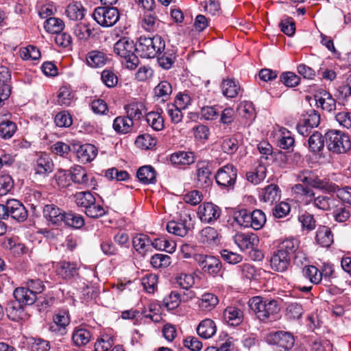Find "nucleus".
I'll return each instance as SVG.
<instances>
[{"label":"nucleus","instance_id":"f257e3e1","mask_svg":"<svg viewBox=\"0 0 351 351\" xmlns=\"http://www.w3.org/2000/svg\"><path fill=\"white\" fill-rule=\"evenodd\" d=\"M249 306L256 318L263 323L274 322L279 317L280 307L277 300L256 296L250 300Z\"/></svg>","mask_w":351,"mask_h":351},{"label":"nucleus","instance_id":"f03ea898","mask_svg":"<svg viewBox=\"0 0 351 351\" xmlns=\"http://www.w3.org/2000/svg\"><path fill=\"white\" fill-rule=\"evenodd\" d=\"M165 40L160 35L141 36L137 40V53L143 58H154L165 50Z\"/></svg>","mask_w":351,"mask_h":351},{"label":"nucleus","instance_id":"7ed1b4c3","mask_svg":"<svg viewBox=\"0 0 351 351\" xmlns=\"http://www.w3.org/2000/svg\"><path fill=\"white\" fill-rule=\"evenodd\" d=\"M137 42L136 43L129 38H120L114 45V51L121 58L125 59L128 69L133 70L136 68L139 60L135 52L137 53Z\"/></svg>","mask_w":351,"mask_h":351},{"label":"nucleus","instance_id":"20e7f679","mask_svg":"<svg viewBox=\"0 0 351 351\" xmlns=\"http://www.w3.org/2000/svg\"><path fill=\"white\" fill-rule=\"evenodd\" d=\"M326 146L333 154H344L351 149L350 136L337 130H330L324 135Z\"/></svg>","mask_w":351,"mask_h":351},{"label":"nucleus","instance_id":"39448f33","mask_svg":"<svg viewBox=\"0 0 351 351\" xmlns=\"http://www.w3.org/2000/svg\"><path fill=\"white\" fill-rule=\"evenodd\" d=\"M298 180L313 188L325 191L329 193H334L339 191V187L336 184L326 180H322L313 172L306 170L298 175Z\"/></svg>","mask_w":351,"mask_h":351},{"label":"nucleus","instance_id":"423d86ee","mask_svg":"<svg viewBox=\"0 0 351 351\" xmlns=\"http://www.w3.org/2000/svg\"><path fill=\"white\" fill-rule=\"evenodd\" d=\"M215 178L221 189L233 190L237 178V169L232 164L226 165L217 170Z\"/></svg>","mask_w":351,"mask_h":351},{"label":"nucleus","instance_id":"0eeeda50","mask_svg":"<svg viewBox=\"0 0 351 351\" xmlns=\"http://www.w3.org/2000/svg\"><path fill=\"white\" fill-rule=\"evenodd\" d=\"M320 123V114L315 109L305 110L300 117L297 124V130L302 136H308L312 129L317 128Z\"/></svg>","mask_w":351,"mask_h":351},{"label":"nucleus","instance_id":"6e6552de","mask_svg":"<svg viewBox=\"0 0 351 351\" xmlns=\"http://www.w3.org/2000/svg\"><path fill=\"white\" fill-rule=\"evenodd\" d=\"M94 20L102 27H112L119 19L120 13L115 7H97L93 13Z\"/></svg>","mask_w":351,"mask_h":351},{"label":"nucleus","instance_id":"1a4fd4ad","mask_svg":"<svg viewBox=\"0 0 351 351\" xmlns=\"http://www.w3.org/2000/svg\"><path fill=\"white\" fill-rule=\"evenodd\" d=\"M267 341L276 346L279 351H289L294 346L295 338L290 332L278 330L269 332L267 336Z\"/></svg>","mask_w":351,"mask_h":351},{"label":"nucleus","instance_id":"9d476101","mask_svg":"<svg viewBox=\"0 0 351 351\" xmlns=\"http://www.w3.org/2000/svg\"><path fill=\"white\" fill-rule=\"evenodd\" d=\"M71 179L80 189H94L96 180L91 173H88L81 166H76L70 169Z\"/></svg>","mask_w":351,"mask_h":351},{"label":"nucleus","instance_id":"9b49d317","mask_svg":"<svg viewBox=\"0 0 351 351\" xmlns=\"http://www.w3.org/2000/svg\"><path fill=\"white\" fill-rule=\"evenodd\" d=\"M221 215V209L212 202H204L198 206L197 215L204 223H213Z\"/></svg>","mask_w":351,"mask_h":351},{"label":"nucleus","instance_id":"f8f14e48","mask_svg":"<svg viewBox=\"0 0 351 351\" xmlns=\"http://www.w3.org/2000/svg\"><path fill=\"white\" fill-rule=\"evenodd\" d=\"M195 260L198 263L201 269L208 274L215 276L221 269L220 260L213 256L195 254Z\"/></svg>","mask_w":351,"mask_h":351},{"label":"nucleus","instance_id":"ddd939ff","mask_svg":"<svg viewBox=\"0 0 351 351\" xmlns=\"http://www.w3.org/2000/svg\"><path fill=\"white\" fill-rule=\"evenodd\" d=\"M6 219L11 217L18 222H23L27 218V211L21 202L16 199L8 200L5 204Z\"/></svg>","mask_w":351,"mask_h":351},{"label":"nucleus","instance_id":"4468645a","mask_svg":"<svg viewBox=\"0 0 351 351\" xmlns=\"http://www.w3.org/2000/svg\"><path fill=\"white\" fill-rule=\"evenodd\" d=\"M233 239L242 251L254 249L259 244V238L254 233L238 232L234 236Z\"/></svg>","mask_w":351,"mask_h":351},{"label":"nucleus","instance_id":"2eb2a0df","mask_svg":"<svg viewBox=\"0 0 351 351\" xmlns=\"http://www.w3.org/2000/svg\"><path fill=\"white\" fill-rule=\"evenodd\" d=\"M197 185L206 188L212 184L211 170L209 164L205 161L198 162L196 165Z\"/></svg>","mask_w":351,"mask_h":351},{"label":"nucleus","instance_id":"dca6fc26","mask_svg":"<svg viewBox=\"0 0 351 351\" xmlns=\"http://www.w3.org/2000/svg\"><path fill=\"white\" fill-rule=\"evenodd\" d=\"M196 156L192 152H178L172 154L170 157L171 164L180 169H186L195 162Z\"/></svg>","mask_w":351,"mask_h":351},{"label":"nucleus","instance_id":"f3484780","mask_svg":"<svg viewBox=\"0 0 351 351\" xmlns=\"http://www.w3.org/2000/svg\"><path fill=\"white\" fill-rule=\"evenodd\" d=\"M315 99L317 107L328 112H333L337 109V101L332 95L326 90H321L319 95H315Z\"/></svg>","mask_w":351,"mask_h":351},{"label":"nucleus","instance_id":"a211bd4d","mask_svg":"<svg viewBox=\"0 0 351 351\" xmlns=\"http://www.w3.org/2000/svg\"><path fill=\"white\" fill-rule=\"evenodd\" d=\"M73 149L76 152L79 160L84 164L92 161L96 157L98 152L97 147L89 143L77 145V148L76 145H74Z\"/></svg>","mask_w":351,"mask_h":351},{"label":"nucleus","instance_id":"6ab92c4d","mask_svg":"<svg viewBox=\"0 0 351 351\" xmlns=\"http://www.w3.org/2000/svg\"><path fill=\"white\" fill-rule=\"evenodd\" d=\"M223 320L230 326H239L243 320V311L236 306H228L223 311Z\"/></svg>","mask_w":351,"mask_h":351},{"label":"nucleus","instance_id":"aec40b11","mask_svg":"<svg viewBox=\"0 0 351 351\" xmlns=\"http://www.w3.org/2000/svg\"><path fill=\"white\" fill-rule=\"evenodd\" d=\"M291 258L275 250L270 258V265L271 269L278 272H284L287 270L291 265Z\"/></svg>","mask_w":351,"mask_h":351},{"label":"nucleus","instance_id":"412c9836","mask_svg":"<svg viewBox=\"0 0 351 351\" xmlns=\"http://www.w3.org/2000/svg\"><path fill=\"white\" fill-rule=\"evenodd\" d=\"M55 268L57 274L64 279H71L78 274L77 264L74 262L60 261Z\"/></svg>","mask_w":351,"mask_h":351},{"label":"nucleus","instance_id":"4be33fe9","mask_svg":"<svg viewBox=\"0 0 351 351\" xmlns=\"http://www.w3.org/2000/svg\"><path fill=\"white\" fill-rule=\"evenodd\" d=\"M280 190L276 184H269L263 189L259 194L260 200L271 205L280 199Z\"/></svg>","mask_w":351,"mask_h":351},{"label":"nucleus","instance_id":"5701e85b","mask_svg":"<svg viewBox=\"0 0 351 351\" xmlns=\"http://www.w3.org/2000/svg\"><path fill=\"white\" fill-rule=\"evenodd\" d=\"M64 213L56 205L45 204V219L47 220V226H58L61 224L64 219Z\"/></svg>","mask_w":351,"mask_h":351},{"label":"nucleus","instance_id":"b1692460","mask_svg":"<svg viewBox=\"0 0 351 351\" xmlns=\"http://www.w3.org/2000/svg\"><path fill=\"white\" fill-rule=\"evenodd\" d=\"M337 203V198L328 193V195H319L315 196L311 204L322 210L328 211L332 209Z\"/></svg>","mask_w":351,"mask_h":351},{"label":"nucleus","instance_id":"393cba45","mask_svg":"<svg viewBox=\"0 0 351 351\" xmlns=\"http://www.w3.org/2000/svg\"><path fill=\"white\" fill-rule=\"evenodd\" d=\"M299 240L291 237L285 239L280 242L278 244L276 250L291 259L293 257H296L295 254L299 248Z\"/></svg>","mask_w":351,"mask_h":351},{"label":"nucleus","instance_id":"a878e982","mask_svg":"<svg viewBox=\"0 0 351 351\" xmlns=\"http://www.w3.org/2000/svg\"><path fill=\"white\" fill-rule=\"evenodd\" d=\"M13 295L16 301L21 305H32L38 299V296H36L27 287H23L16 288Z\"/></svg>","mask_w":351,"mask_h":351},{"label":"nucleus","instance_id":"bb28decb","mask_svg":"<svg viewBox=\"0 0 351 351\" xmlns=\"http://www.w3.org/2000/svg\"><path fill=\"white\" fill-rule=\"evenodd\" d=\"M217 331V325L211 319H204L197 326V332L198 335L205 339L213 337Z\"/></svg>","mask_w":351,"mask_h":351},{"label":"nucleus","instance_id":"cd10ccee","mask_svg":"<svg viewBox=\"0 0 351 351\" xmlns=\"http://www.w3.org/2000/svg\"><path fill=\"white\" fill-rule=\"evenodd\" d=\"M292 191L296 197L306 205L311 204L315 196V193L311 188L302 184H295Z\"/></svg>","mask_w":351,"mask_h":351},{"label":"nucleus","instance_id":"c85d7f7f","mask_svg":"<svg viewBox=\"0 0 351 351\" xmlns=\"http://www.w3.org/2000/svg\"><path fill=\"white\" fill-rule=\"evenodd\" d=\"M315 240L322 247H330L334 242V236L330 228L320 226L317 230Z\"/></svg>","mask_w":351,"mask_h":351},{"label":"nucleus","instance_id":"c756f323","mask_svg":"<svg viewBox=\"0 0 351 351\" xmlns=\"http://www.w3.org/2000/svg\"><path fill=\"white\" fill-rule=\"evenodd\" d=\"M332 209V216L337 222L343 223L350 218L351 207L340 202L338 199L337 204Z\"/></svg>","mask_w":351,"mask_h":351},{"label":"nucleus","instance_id":"7c9ffc66","mask_svg":"<svg viewBox=\"0 0 351 351\" xmlns=\"http://www.w3.org/2000/svg\"><path fill=\"white\" fill-rule=\"evenodd\" d=\"M134 122L127 116H119L114 119L113 121V129L121 134H125L130 132L132 130Z\"/></svg>","mask_w":351,"mask_h":351},{"label":"nucleus","instance_id":"2f4dec72","mask_svg":"<svg viewBox=\"0 0 351 351\" xmlns=\"http://www.w3.org/2000/svg\"><path fill=\"white\" fill-rule=\"evenodd\" d=\"M218 297L212 293H204L198 302V306L202 311L210 312L219 304Z\"/></svg>","mask_w":351,"mask_h":351},{"label":"nucleus","instance_id":"473e14b6","mask_svg":"<svg viewBox=\"0 0 351 351\" xmlns=\"http://www.w3.org/2000/svg\"><path fill=\"white\" fill-rule=\"evenodd\" d=\"M221 87L223 95L229 98L236 97L241 90V86L239 82L234 79L223 80Z\"/></svg>","mask_w":351,"mask_h":351},{"label":"nucleus","instance_id":"72a5a7b5","mask_svg":"<svg viewBox=\"0 0 351 351\" xmlns=\"http://www.w3.org/2000/svg\"><path fill=\"white\" fill-rule=\"evenodd\" d=\"M5 313L10 319L18 322L23 318L24 308L20 303L16 300H12L7 303Z\"/></svg>","mask_w":351,"mask_h":351},{"label":"nucleus","instance_id":"f704fd0d","mask_svg":"<svg viewBox=\"0 0 351 351\" xmlns=\"http://www.w3.org/2000/svg\"><path fill=\"white\" fill-rule=\"evenodd\" d=\"M86 60L89 66L97 68L106 64L108 57L104 52L93 50L86 54Z\"/></svg>","mask_w":351,"mask_h":351},{"label":"nucleus","instance_id":"c9c22d12","mask_svg":"<svg viewBox=\"0 0 351 351\" xmlns=\"http://www.w3.org/2000/svg\"><path fill=\"white\" fill-rule=\"evenodd\" d=\"M171 84L166 81H161L154 89V97L161 101H167L170 99L172 93Z\"/></svg>","mask_w":351,"mask_h":351},{"label":"nucleus","instance_id":"e433bc0d","mask_svg":"<svg viewBox=\"0 0 351 351\" xmlns=\"http://www.w3.org/2000/svg\"><path fill=\"white\" fill-rule=\"evenodd\" d=\"M156 57L160 66L164 69H169L172 67L176 61V53L173 49H165V50Z\"/></svg>","mask_w":351,"mask_h":351},{"label":"nucleus","instance_id":"4c0bfd02","mask_svg":"<svg viewBox=\"0 0 351 351\" xmlns=\"http://www.w3.org/2000/svg\"><path fill=\"white\" fill-rule=\"evenodd\" d=\"M198 106L201 109L200 113L203 118L206 120L216 119L221 112L222 107L219 105L206 106L199 97Z\"/></svg>","mask_w":351,"mask_h":351},{"label":"nucleus","instance_id":"58836bf2","mask_svg":"<svg viewBox=\"0 0 351 351\" xmlns=\"http://www.w3.org/2000/svg\"><path fill=\"white\" fill-rule=\"evenodd\" d=\"M156 172L150 165L140 167L136 173V177L141 182L145 184H152L156 182Z\"/></svg>","mask_w":351,"mask_h":351},{"label":"nucleus","instance_id":"ea45409f","mask_svg":"<svg viewBox=\"0 0 351 351\" xmlns=\"http://www.w3.org/2000/svg\"><path fill=\"white\" fill-rule=\"evenodd\" d=\"M160 112L152 111L146 114V121L147 124L155 131H161L165 128L164 119L161 115L162 110L160 109Z\"/></svg>","mask_w":351,"mask_h":351},{"label":"nucleus","instance_id":"a19ab883","mask_svg":"<svg viewBox=\"0 0 351 351\" xmlns=\"http://www.w3.org/2000/svg\"><path fill=\"white\" fill-rule=\"evenodd\" d=\"M304 313L303 306L300 303L291 302L286 306L285 316L288 320H298L302 318Z\"/></svg>","mask_w":351,"mask_h":351},{"label":"nucleus","instance_id":"79ce46f5","mask_svg":"<svg viewBox=\"0 0 351 351\" xmlns=\"http://www.w3.org/2000/svg\"><path fill=\"white\" fill-rule=\"evenodd\" d=\"M199 240L206 245H213L219 243L217 231L213 227L203 228L199 234Z\"/></svg>","mask_w":351,"mask_h":351},{"label":"nucleus","instance_id":"37998d69","mask_svg":"<svg viewBox=\"0 0 351 351\" xmlns=\"http://www.w3.org/2000/svg\"><path fill=\"white\" fill-rule=\"evenodd\" d=\"M85 9L80 2H73L66 7L65 13L73 21L82 20L84 16Z\"/></svg>","mask_w":351,"mask_h":351},{"label":"nucleus","instance_id":"c03bdc74","mask_svg":"<svg viewBox=\"0 0 351 351\" xmlns=\"http://www.w3.org/2000/svg\"><path fill=\"white\" fill-rule=\"evenodd\" d=\"M65 27L64 21L56 17H49L45 20V32L50 36L62 32Z\"/></svg>","mask_w":351,"mask_h":351},{"label":"nucleus","instance_id":"a18cd8bd","mask_svg":"<svg viewBox=\"0 0 351 351\" xmlns=\"http://www.w3.org/2000/svg\"><path fill=\"white\" fill-rule=\"evenodd\" d=\"M295 139L291 132L285 128L280 130V136L278 140V146L283 149H289L293 147Z\"/></svg>","mask_w":351,"mask_h":351},{"label":"nucleus","instance_id":"49530a36","mask_svg":"<svg viewBox=\"0 0 351 351\" xmlns=\"http://www.w3.org/2000/svg\"><path fill=\"white\" fill-rule=\"evenodd\" d=\"M266 171V167L260 164L254 169L246 173V179L248 182L257 184L265 178Z\"/></svg>","mask_w":351,"mask_h":351},{"label":"nucleus","instance_id":"de8ad7c7","mask_svg":"<svg viewBox=\"0 0 351 351\" xmlns=\"http://www.w3.org/2000/svg\"><path fill=\"white\" fill-rule=\"evenodd\" d=\"M91 337L90 332L84 328H76L72 335L73 341L77 346L87 344Z\"/></svg>","mask_w":351,"mask_h":351},{"label":"nucleus","instance_id":"09e8293b","mask_svg":"<svg viewBox=\"0 0 351 351\" xmlns=\"http://www.w3.org/2000/svg\"><path fill=\"white\" fill-rule=\"evenodd\" d=\"M325 138L319 132H314L309 137L308 143L311 152H319L324 146Z\"/></svg>","mask_w":351,"mask_h":351},{"label":"nucleus","instance_id":"8fccbe9b","mask_svg":"<svg viewBox=\"0 0 351 351\" xmlns=\"http://www.w3.org/2000/svg\"><path fill=\"white\" fill-rule=\"evenodd\" d=\"M266 223V215L263 211L255 209L251 212L250 226L255 230H261Z\"/></svg>","mask_w":351,"mask_h":351},{"label":"nucleus","instance_id":"3c124183","mask_svg":"<svg viewBox=\"0 0 351 351\" xmlns=\"http://www.w3.org/2000/svg\"><path fill=\"white\" fill-rule=\"evenodd\" d=\"M50 41H54L60 47L71 49L72 47L73 39L71 36L66 32H60L53 36H50Z\"/></svg>","mask_w":351,"mask_h":351},{"label":"nucleus","instance_id":"603ef678","mask_svg":"<svg viewBox=\"0 0 351 351\" xmlns=\"http://www.w3.org/2000/svg\"><path fill=\"white\" fill-rule=\"evenodd\" d=\"M303 276L308 279L312 284L318 285L322 282L320 270L314 265H306L302 269Z\"/></svg>","mask_w":351,"mask_h":351},{"label":"nucleus","instance_id":"864d4df0","mask_svg":"<svg viewBox=\"0 0 351 351\" xmlns=\"http://www.w3.org/2000/svg\"><path fill=\"white\" fill-rule=\"evenodd\" d=\"M144 106L141 102H132L125 106L127 117L133 122L134 120H140L143 116L142 110Z\"/></svg>","mask_w":351,"mask_h":351},{"label":"nucleus","instance_id":"5fc2aeb1","mask_svg":"<svg viewBox=\"0 0 351 351\" xmlns=\"http://www.w3.org/2000/svg\"><path fill=\"white\" fill-rule=\"evenodd\" d=\"M93 29L89 23H79L73 28L74 35L80 40H87L93 34Z\"/></svg>","mask_w":351,"mask_h":351},{"label":"nucleus","instance_id":"6e6d98bb","mask_svg":"<svg viewBox=\"0 0 351 351\" xmlns=\"http://www.w3.org/2000/svg\"><path fill=\"white\" fill-rule=\"evenodd\" d=\"M63 221L66 225L76 229L81 228L85 224L82 216L72 212L64 213Z\"/></svg>","mask_w":351,"mask_h":351},{"label":"nucleus","instance_id":"4d7b16f0","mask_svg":"<svg viewBox=\"0 0 351 351\" xmlns=\"http://www.w3.org/2000/svg\"><path fill=\"white\" fill-rule=\"evenodd\" d=\"M159 20L152 11L145 12L143 14L141 25L147 32H154L156 29Z\"/></svg>","mask_w":351,"mask_h":351},{"label":"nucleus","instance_id":"13d9d810","mask_svg":"<svg viewBox=\"0 0 351 351\" xmlns=\"http://www.w3.org/2000/svg\"><path fill=\"white\" fill-rule=\"evenodd\" d=\"M74 199L77 206L84 209L88 205L95 202V197L89 191L77 192L74 195Z\"/></svg>","mask_w":351,"mask_h":351},{"label":"nucleus","instance_id":"bf43d9fd","mask_svg":"<svg viewBox=\"0 0 351 351\" xmlns=\"http://www.w3.org/2000/svg\"><path fill=\"white\" fill-rule=\"evenodd\" d=\"M174 283L180 288L187 290L194 285L195 278L192 274H178L174 278Z\"/></svg>","mask_w":351,"mask_h":351},{"label":"nucleus","instance_id":"052dcab7","mask_svg":"<svg viewBox=\"0 0 351 351\" xmlns=\"http://www.w3.org/2000/svg\"><path fill=\"white\" fill-rule=\"evenodd\" d=\"M74 95L71 90L66 86H62L58 92V103L60 106H71Z\"/></svg>","mask_w":351,"mask_h":351},{"label":"nucleus","instance_id":"680f3d73","mask_svg":"<svg viewBox=\"0 0 351 351\" xmlns=\"http://www.w3.org/2000/svg\"><path fill=\"white\" fill-rule=\"evenodd\" d=\"M152 245L156 249L159 250H165L167 252L172 253L175 251L176 244L172 241L167 240L165 237L158 238L154 240Z\"/></svg>","mask_w":351,"mask_h":351},{"label":"nucleus","instance_id":"e2e57ef3","mask_svg":"<svg viewBox=\"0 0 351 351\" xmlns=\"http://www.w3.org/2000/svg\"><path fill=\"white\" fill-rule=\"evenodd\" d=\"M188 228L185 223L171 221L167 223V230L171 234L180 237H184L188 232Z\"/></svg>","mask_w":351,"mask_h":351},{"label":"nucleus","instance_id":"0e129e2a","mask_svg":"<svg viewBox=\"0 0 351 351\" xmlns=\"http://www.w3.org/2000/svg\"><path fill=\"white\" fill-rule=\"evenodd\" d=\"M156 143L157 139L148 134L139 135L135 141L136 145L143 149H152Z\"/></svg>","mask_w":351,"mask_h":351},{"label":"nucleus","instance_id":"69168bd1","mask_svg":"<svg viewBox=\"0 0 351 351\" xmlns=\"http://www.w3.org/2000/svg\"><path fill=\"white\" fill-rule=\"evenodd\" d=\"M251 212L247 209H241L234 213L233 219L239 226L244 228L250 226Z\"/></svg>","mask_w":351,"mask_h":351},{"label":"nucleus","instance_id":"338daca9","mask_svg":"<svg viewBox=\"0 0 351 351\" xmlns=\"http://www.w3.org/2000/svg\"><path fill=\"white\" fill-rule=\"evenodd\" d=\"M55 124L60 128H69L73 123L71 114L66 110L58 112L54 117Z\"/></svg>","mask_w":351,"mask_h":351},{"label":"nucleus","instance_id":"774afa93","mask_svg":"<svg viewBox=\"0 0 351 351\" xmlns=\"http://www.w3.org/2000/svg\"><path fill=\"white\" fill-rule=\"evenodd\" d=\"M280 80L287 87H295L300 83V77L291 71L283 72L280 75Z\"/></svg>","mask_w":351,"mask_h":351}]
</instances>
